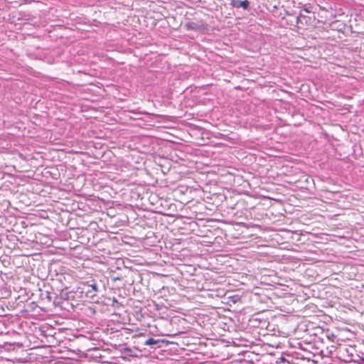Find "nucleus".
<instances>
[{"mask_svg": "<svg viewBox=\"0 0 364 364\" xmlns=\"http://www.w3.org/2000/svg\"><path fill=\"white\" fill-rule=\"evenodd\" d=\"M157 341L154 339L153 338H150L148 340H146L144 343L146 346H151L157 343Z\"/></svg>", "mask_w": 364, "mask_h": 364, "instance_id": "39448f33", "label": "nucleus"}, {"mask_svg": "<svg viewBox=\"0 0 364 364\" xmlns=\"http://www.w3.org/2000/svg\"><path fill=\"white\" fill-rule=\"evenodd\" d=\"M230 5L232 7H235V8L242 7L244 9L247 10L249 8L250 2L248 0H245V1L231 0Z\"/></svg>", "mask_w": 364, "mask_h": 364, "instance_id": "f257e3e1", "label": "nucleus"}, {"mask_svg": "<svg viewBox=\"0 0 364 364\" xmlns=\"http://www.w3.org/2000/svg\"><path fill=\"white\" fill-rule=\"evenodd\" d=\"M185 26L187 30L199 31L202 28V25L196 22H188Z\"/></svg>", "mask_w": 364, "mask_h": 364, "instance_id": "20e7f679", "label": "nucleus"}, {"mask_svg": "<svg viewBox=\"0 0 364 364\" xmlns=\"http://www.w3.org/2000/svg\"><path fill=\"white\" fill-rule=\"evenodd\" d=\"M304 11L306 13H309L310 11L307 9H304Z\"/></svg>", "mask_w": 364, "mask_h": 364, "instance_id": "423d86ee", "label": "nucleus"}, {"mask_svg": "<svg viewBox=\"0 0 364 364\" xmlns=\"http://www.w3.org/2000/svg\"><path fill=\"white\" fill-rule=\"evenodd\" d=\"M310 17L300 13L296 18V23L299 27L305 26L310 21Z\"/></svg>", "mask_w": 364, "mask_h": 364, "instance_id": "f03ea898", "label": "nucleus"}, {"mask_svg": "<svg viewBox=\"0 0 364 364\" xmlns=\"http://www.w3.org/2000/svg\"><path fill=\"white\" fill-rule=\"evenodd\" d=\"M89 287H91V289L88 290L86 294L87 296L93 297L98 291L97 284L95 281H92V284H90Z\"/></svg>", "mask_w": 364, "mask_h": 364, "instance_id": "7ed1b4c3", "label": "nucleus"}]
</instances>
